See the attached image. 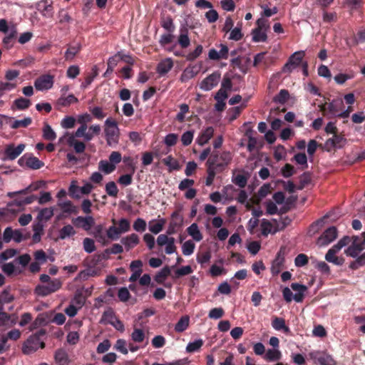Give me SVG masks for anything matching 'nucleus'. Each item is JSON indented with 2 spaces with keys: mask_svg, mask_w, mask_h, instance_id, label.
I'll return each mask as SVG.
<instances>
[{
  "mask_svg": "<svg viewBox=\"0 0 365 365\" xmlns=\"http://www.w3.org/2000/svg\"><path fill=\"white\" fill-rule=\"evenodd\" d=\"M43 137L45 140L53 141L56 138V134L51 127L45 123L43 128Z\"/></svg>",
  "mask_w": 365,
  "mask_h": 365,
  "instance_id": "a19ab883",
  "label": "nucleus"
},
{
  "mask_svg": "<svg viewBox=\"0 0 365 365\" xmlns=\"http://www.w3.org/2000/svg\"><path fill=\"white\" fill-rule=\"evenodd\" d=\"M98 168L106 174H110L115 169V165L107 160H101L99 162Z\"/></svg>",
  "mask_w": 365,
  "mask_h": 365,
  "instance_id": "a18cd8bd",
  "label": "nucleus"
},
{
  "mask_svg": "<svg viewBox=\"0 0 365 365\" xmlns=\"http://www.w3.org/2000/svg\"><path fill=\"white\" fill-rule=\"evenodd\" d=\"M93 235L98 242L106 244V236L103 232V226L99 225L94 228Z\"/></svg>",
  "mask_w": 365,
  "mask_h": 365,
  "instance_id": "603ef678",
  "label": "nucleus"
},
{
  "mask_svg": "<svg viewBox=\"0 0 365 365\" xmlns=\"http://www.w3.org/2000/svg\"><path fill=\"white\" fill-rule=\"evenodd\" d=\"M73 224L78 227H81L86 231L89 230L95 224V220L92 216H78L72 220Z\"/></svg>",
  "mask_w": 365,
  "mask_h": 365,
  "instance_id": "2eb2a0df",
  "label": "nucleus"
},
{
  "mask_svg": "<svg viewBox=\"0 0 365 365\" xmlns=\"http://www.w3.org/2000/svg\"><path fill=\"white\" fill-rule=\"evenodd\" d=\"M21 194H19L16 195V197L14 200V205H17L19 207H22L26 205L31 204L36 200H37V197L34 195H31L26 197L21 196ZM16 197V195L14 196Z\"/></svg>",
  "mask_w": 365,
  "mask_h": 365,
  "instance_id": "b1692460",
  "label": "nucleus"
},
{
  "mask_svg": "<svg viewBox=\"0 0 365 365\" xmlns=\"http://www.w3.org/2000/svg\"><path fill=\"white\" fill-rule=\"evenodd\" d=\"M232 182L240 188H244L247 182V177L245 175L237 174L233 177Z\"/></svg>",
  "mask_w": 365,
  "mask_h": 365,
  "instance_id": "5fc2aeb1",
  "label": "nucleus"
},
{
  "mask_svg": "<svg viewBox=\"0 0 365 365\" xmlns=\"http://www.w3.org/2000/svg\"><path fill=\"white\" fill-rule=\"evenodd\" d=\"M272 327L276 330H283L285 333L289 331V328L286 326L285 320L283 318L275 317L272 322Z\"/></svg>",
  "mask_w": 365,
  "mask_h": 365,
  "instance_id": "7c9ffc66",
  "label": "nucleus"
},
{
  "mask_svg": "<svg viewBox=\"0 0 365 365\" xmlns=\"http://www.w3.org/2000/svg\"><path fill=\"white\" fill-rule=\"evenodd\" d=\"M170 274V268L168 266L164 267L155 276V280L158 284H163L165 279Z\"/></svg>",
  "mask_w": 365,
  "mask_h": 365,
  "instance_id": "e433bc0d",
  "label": "nucleus"
},
{
  "mask_svg": "<svg viewBox=\"0 0 365 365\" xmlns=\"http://www.w3.org/2000/svg\"><path fill=\"white\" fill-rule=\"evenodd\" d=\"M18 163L20 166H26L33 170H38L41 168L44 163L40 160L38 158L34 156L32 154H25L18 160Z\"/></svg>",
  "mask_w": 365,
  "mask_h": 365,
  "instance_id": "20e7f679",
  "label": "nucleus"
},
{
  "mask_svg": "<svg viewBox=\"0 0 365 365\" xmlns=\"http://www.w3.org/2000/svg\"><path fill=\"white\" fill-rule=\"evenodd\" d=\"M81 49V46L77 44L76 46H69L65 52V59L66 61H71L76 54H78Z\"/></svg>",
  "mask_w": 365,
  "mask_h": 365,
  "instance_id": "4c0bfd02",
  "label": "nucleus"
},
{
  "mask_svg": "<svg viewBox=\"0 0 365 365\" xmlns=\"http://www.w3.org/2000/svg\"><path fill=\"white\" fill-rule=\"evenodd\" d=\"M162 162L164 165L168 167L169 172H172L173 170H179L180 169V165L178 161L172 155H168L163 158Z\"/></svg>",
  "mask_w": 365,
  "mask_h": 365,
  "instance_id": "cd10ccee",
  "label": "nucleus"
},
{
  "mask_svg": "<svg viewBox=\"0 0 365 365\" xmlns=\"http://www.w3.org/2000/svg\"><path fill=\"white\" fill-rule=\"evenodd\" d=\"M25 149V145L21 143L15 146L14 143L6 145L3 159L13 160L19 156Z\"/></svg>",
  "mask_w": 365,
  "mask_h": 365,
  "instance_id": "0eeeda50",
  "label": "nucleus"
},
{
  "mask_svg": "<svg viewBox=\"0 0 365 365\" xmlns=\"http://www.w3.org/2000/svg\"><path fill=\"white\" fill-rule=\"evenodd\" d=\"M160 24L161 26L168 33H173L175 31V26L173 19L170 16L163 18L161 19Z\"/></svg>",
  "mask_w": 365,
  "mask_h": 365,
  "instance_id": "c9c22d12",
  "label": "nucleus"
},
{
  "mask_svg": "<svg viewBox=\"0 0 365 365\" xmlns=\"http://www.w3.org/2000/svg\"><path fill=\"white\" fill-rule=\"evenodd\" d=\"M45 343L41 341L38 334H33L24 343L22 351L24 354H30L38 350V348L43 349Z\"/></svg>",
  "mask_w": 365,
  "mask_h": 365,
  "instance_id": "f03ea898",
  "label": "nucleus"
},
{
  "mask_svg": "<svg viewBox=\"0 0 365 365\" xmlns=\"http://www.w3.org/2000/svg\"><path fill=\"white\" fill-rule=\"evenodd\" d=\"M121 242L129 250L139 243V237L136 234L133 233L129 236L122 238Z\"/></svg>",
  "mask_w": 365,
  "mask_h": 365,
  "instance_id": "bb28decb",
  "label": "nucleus"
},
{
  "mask_svg": "<svg viewBox=\"0 0 365 365\" xmlns=\"http://www.w3.org/2000/svg\"><path fill=\"white\" fill-rule=\"evenodd\" d=\"M145 332L141 329H134L132 334H131V339L134 342L136 343H140L143 342L145 339Z\"/></svg>",
  "mask_w": 365,
  "mask_h": 365,
  "instance_id": "09e8293b",
  "label": "nucleus"
},
{
  "mask_svg": "<svg viewBox=\"0 0 365 365\" xmlns=\"http://www.w3.org/2000/svg\"><path fill=\"white\" fill-rule=\"evenodd\" d=\"M216 158L217 157L215 156H210L206 163V165L207 166V177L206 178L205 185L207 186H210L213 183L216 175L215 170L217 169L215 168V165H220V164H218L217 160H216Z\"/></svg>",
  "mask_w": 365,
  "mask_h": 365,
  "instance_id": "9d476101",
  "label": "nucleus"
},
{
  "mask_svg": "<svg viewBox=\"0 0 365 365\" xmlns=\"http://www.w3.org/2000/svg\"><path fill=\"white\" fill-rule=\"evenodd\" d=\"M220 50L217 51L215 48H211L208 53V58L210 60L219 61L220 59H227L229 55V48L225 44H220Z\"/></svg>",
  "mask_w": 365,
  "mask_h": 365,
  "instance_id": "dca6fc26",
  "label": "nucleus"
},
{
  "mask_svg": "<svg viewBox=\"0 0 365 365\" xmlns=\"http://www.w3.org/2000/svg\"><path fill=\"white\" fill-rule=\"evenodd\" d=\"M187 232L188 235H190L196 242H200L202 240V235L196 223H192L190 227H188L187 228Z\"/></svg>",
  "mask_w": 365,
  "mask_h": 365,
  "instance_id": "c756f323",
  "label": "nucleus"
},
{
  "mask_svg": "<svg viewBox=\"0 0 365 365\" xmlns=\"http://www.w3.org/2000/svg\"><path fill=\"white\" fill-rule=\"evenodd\" d=\"M213 134V128L211 126L207 127L200 133L196 141L200 145H204L212 138Z\"/></svg>",
  "mask_w": 365,
  "mask_h": 365,
  "instance_id": "aec40b11",
  "label": "nucleus"
},
{
  "mask_svg": "<svg viewBox=\"0 0 365 365\" xmlns=\"http://www.w3.org/2000/svg\"><path fill=\"white\" fill-rule=\"evenodd\" d=\"M115 314L114 311L112 308H108L107 310H106L102 315L101 323L103 324H109V320L113 321V319H115Z\"/></svg>",
  "mask_w": 365,
  "mask_h": 365,
  "instance_id": "8fccbe9b",
  "label": "nucleus"
},
{
  "mask_svg": "<svg viewBox=\"0 0 365 365\" xmlns=\"http://www.w3.org/2000/svg\"><path fill=\"white\" fill-rule=\"evenodd\" d=\"M178 42L182 48H187L190 44V40L188 36V29L185 26L180 29V35L178 38Z\"/></svg>",
  "mask_w": 365,
  "mask_h": 365,
  "instance_id": "4be33fe9",
  "label": "nucleus"
},
{
  "mask_svg": "<svg viewBox=\"0 0 365 365\" xmlns=\"http://www.w3.org/2000/svg\"><path fill=\"white\" fill-rule=\"evenodd\" d=\"M173 67V61L170 58H167L161 61L157 66V72L161 75H165L168 73Z\"/></svg>",
  "mask_w": 365,
  "mask_h": 365,
  "instance_id": "412c9836",
  "label": "nucleus"
},
{
  "mask_svg": "<svg viewBox=\"0 0 365 365\" xmlns=\"http://www.w3.org/2000/svg\"><path fill=\"white\" fill-rule=\"evenodd\" d=\"M41 182H36L31 184L29 186L18 192H9L8 196L10 197H14L15 195L19 194H29V192L37 190L40 187Z\"/></svg>",
  "mask_w": 365,
  "mask_h": 365,
  "instance_id": "2f4dec72",
  "label": "nucleus"
},
{
  "mask_svg": "<svg viewBox=\"0 0 365 365\" xmlns=\"http://www.w3.org/2000/svg\"><path fill=\"white\" fill-rule=\"evenodd\" d=\"M256 28L262 30L264 31L267 32L269 29V24L267 19H264L263 16L258 19L256 21Z\"/></svg>",
  "mask_w": 365,
  "mask_h": 365,
  "instance_id": "774afa93",
  "label": "nucleus"
},
{
  "mask_svg": "<svg viewBox=\"0 0 365 365\" xmlns=\"http://www.w3.org/2000/svg\"><path fill=\"white\" fill-rule=\"evenodd\" d=\"M195 245L191 240H187L182 246V251L184 255L188 256L193 253Z\"/></svg>",
  "mask_w": 365,
  "mask_h": 365,
  "instance_id": "6e6d98bb",
  "label": "nucleus"
},
{
  "mask_svg": "<svg viewBox=\"0 0 365 365\" xmlns=\"http://www.w3.org/2000/svg\"><path fill=\"white\" fill-rule=\"evenodd\" d=\"M310 358L320 365H336L332 356L325 352L312 351L309 354Z\"/></svg>",
  "mask_w": 365,
  "mask_h": 365,
  "instance_id": "6e6552de",
  "label": "nucleus"
},
{
  "mask_svg": "<svg viewBox=\"0 0 365 365\" xmlns=\"http://www.w3.org/2000/svg\"><path fill=\"white\" fill-rule=\"evenodd\" d=\"M190 319L187 316L181 317L175 326V330L177 332H182L187 329L189 326Z\"/></svg>",
  "mask_w": 365,
  "mask_h": 365,
  "instance_id": "58836bf2",
  "label": "nucleus"
},
{
  "mask_svg": "<svg viewBox=\"0 0 365 365\" xmlns=\"http://www.w3.org/2000/svg\"><path fill=\"white\" fill-rule=\"evenodd\" d=\"M54 360L58 365H68L69 359L66 351L58 349L54 354Z\"/></svg>",
  "mask_w": 365,
  "mask_h": 365,
  "instance_id": "5701e85b",
  "label": "nucleus"
},
{
  "mask_svg": "<svg viewBox=\"0 0 365 365\" xmlns=\"http://www.w3.org/2000/svg\"><path fill=\"white\" fill-rule=\"evenodd\" d=\"M227 91H230L232 88V82L231 77L227 74H225L221 83V88Z\"/></svg>",
  "mask_w": 365,
  "mask_h": 365,
  "instance_id": "0e129e2a",
  "label": "nucleus"
},
{
  "mask_svg": "<svg viewBox=\"0 0 365 365\" xmlns=\"http://www.w3.org/2000/svg\"><path fill=\"white\" fill-rule=\"evenodd\" d=\"M67 143L68 145L73 147L77 153H83L86 149L85 143L77 140L73 135H71L68 138Z\"/></svg>",
  "mask_w": 365,
  "mask_h": 365,
  "instance_id": "a878e982",
  "label": "nucleus"
},
{
  "mask_svg": "<svg viewBox=\"0 0 365 365\" xmlns=\"http://www.w3.org/2000/svg\"><path fill=\"white\" fill-rule=\"evenodd\" d=\"M284 262V258L279 252L272 262L271 270L272 274H277L280 272Z\"/></svg>",
  "mask_w": 365,
  "mask_h": 365,
  "instance_id": "c85d7f7f",
  "label": "nucleus"
},
{
  "mask_svg": "<svg viewBox=\"0 0 365 365\" xmlns=\"http://www.w3.org/2000/svg\"><path fill=\"white\" fill-rule=\"evenodd\" d=\"M281 356V352L278 349H268L264 358L267 361H272L279 360Z\"/></svg>",
  "mask_w": 365,
  "mask_h": 365,
  "instance_id": "49530a36",
  "label": "nucleus"
},
{
  "mask_svg": "<svg viewBox=\"0 0 365 365\" xmlns=\"http://www.w3.org/2000/svg\"><path fill=\"white\" fill-rule=\"evenodd\" d=\"M31 103L29 99L24 98H19L14 101V106L18 109V110H26L29 108L31 106Z\"/></svg>",
  "mask_w": 365,
  "mask_h": 365,
  "instance_id": "37998d69",
  "label": "nucleus"
},
{
  "mask_svg": "<svg viewBox=\"0 0 365 365\" xmlns=\"http://www.w3.org/2000/svg\"><path fill=\"white\" fill-rule=\"evenodd\" d=\"M291 288L297 292L294 295V300L297 302H302L304 298V293L307 290V286L299 283H292Z\"/></svg>",
  "mask_w": 365,
  "mask_h": 365,
  "instance_id": "6ab92c4d",
  "label": "nucleus"
},
{
  "mask_svg": "<svg viewBox=\"0 0 365 365\" xmlns=\"http://www.w3.org/2000/svg\"><path fill=\"white\" fill-rule=\"evenodd\" d=\"M105 135L107 144L110 146L118 143L120 129L115 120L108 118L105 121Z\"/></svg>",
  "mask_w": 365,
  "mask_h": 365,
  "instance_id": "f257e3e1",
  "label": "nucleus"
},
{
  "mask_svg": "<svg viewBox=\"0 0 365 365\" xmlns=\"http://www.w3.org/2000/svg\"><path fill=\"white\" fill-rule=\"evenodd\" d=\"M311 182V176L309 173H304L299 177V185L297 187L298 190H302L304 187L310 183Z\"/></svg>",
  "mask_w": 365,
  "mask_h": 365,
  "instance_id": "338daca9",
  "label": "nucleus"
},
{
  "mask_svg": "<svg viewBox=\"0 0 365 365\" xmlns=\"http://www.w3.org/2000/svg\"><path fill=\"white\" fill-rule=\"evenodd\" d=\"M289 98V91L286 89H282L279 93L273 98L274 103L284 104Z\"/></svg>",
  "mask_w": 365,
  "mask_h": 365,
  "instance_id": "79ce46f5",
  "label": "nucleus"
},
{
  "mask_svg": "<svg viewBox=\"0 0 365 365\" xmlns=\"http://www.w3.org/2000/svg\"><path fill=\"white\" fill-rule=\"evenodd\" d=\"M210 156L217 157L216 160H217L220 165H215L216 168L225 167L231 162L232 159V154L229 151H224L222 153H219L217 151L213 152Z\"/></svg>",
  "mask_w": 365,
  "mask_h": 365,
  "instance_id": "f3484780",
  "label": "nucleus"
},
{
  "mask_svg": "<svg viewBox=\"0 0 365 365\" xmlns=\"http://www.w3.org/2000/svg\"><path fill=\"white\" fill-rule=\"evenodd\" d=\"M183 218L178 211L174 212L171 215V221L169 223L167 234L169 235L177 232L178 230L182 225Z\"/></svg>",
  "mask_w": 365,
  "mask_h": 365,
  "instance_id": "ddd939ff",
  "label": "nucleus"
},
{
  "mask_svg": "<svg viewBox=\"0 0 365 365\" xmlns=\"http://www.w3.org/2000/svg\"><path fill=\"white\" fill-rule=\"evenodd\" d=\"M324 224V221L322 219L318 220L316 222H313L309 229L308 233L309 235H313L318 232L321 227Z\"/></svg>",
  "mask_w": 365,
  "mask_h": 365,
  "instance_id": "69168bd1",
  "label": "nucleus"
},
{
  "mask_svg": "<svg viewBox=\"0 0 365 365\" xmlns=\"http://www.w3.org/2000/svg\"><path fill=\"white\" fill-rule=\"evenodd\" d=\"M344 103L341 99L333 100L331 102L328 103V113L333 116H337L340 111L344 108Z\"/></svg>",
  "mask_w": 365,
  "mask_h": 365,
  "instance_id": "a211bd4d",
  "label": "nucleus"
},
{
  "mask_svg": "<svg viewBox=\"0 0 365 365\" xmlns=\"http://www.w3.org/2000/svg\"><path fill=\"white\" fill-rule=\"evenodd\" d=\"M202 50H203V48H202V45L197 46V47L195 48V49L193 51L189 53L186 56V59L189 61H192L195 60L197 58H198L201 55V53H202Z\"/></svg>",
  "mask_w": 365,
  "mask_h": 365,
  "instance_id": "e2e57ef3",
  "label": "nucleus"
},
{
  "mask_svg": "<svg viewBox=\"0 0 365 365\" xmlns=\"http://www.w3.org/2000/svg\"><path fill=\"white\" fill-rule=\"evenodd\" d=\"M32 123V120L31 118H25L23 120H15L11 124V127L14 129H16L19 128H26Z\"/></svg>",
  "mask_w": 365,
  "mask_h": 365,
  "instance_id": "de8ad7c7",
  "label": "nucleus"
},
{
  "mask_svg": "<svg viewBox=\"0 0 365 365\" xmlns=\"http://www.w3.org/2000/svg\"><path fill=\"white\" fill-rule=\"evenodd\" d=\"M203 344L204 341L201 339H197L192 342H190L186 346V351L187 353H194L197 351L202 346Z\"/></svg>",
  "mask_w": 365,
  "mask_h": 365,
  "instance_id": "c03bdc74",
  "label": "nucleus"
},
{
  "mask_svg": "<svg viewBox=\"0 0 365 365\" xmlns=\"http://www.w3.org/2000/svg\"><path fill=\"white\" fill-rule=\"evenodd\" d=\"M346 139L342 134L334 133L332 138L327 139L324 143L327 151L329 152L334 148H341L345 144Z\"/></svg>",
  "mask_w": 365,
  "mask_h": 365,
  "instance_id": "1a4fd4ad",
  "label": "nucleus"
},
{
  "mask_svg": "<svg viewBox=\"0 0 365 365\" xmlns=\"http://www.w3.org/2000/svg\"><path fill=\"white\" fill-rule=\"evenodd\" d=\"M76 234V231L74 230L73 227L71 225H67L63 226L60 230H59V238L61 240H64L66 237H69L71 236H73Z\"/></svg>",
  "mask_w": 365,
  "mask_h": 365,
  "instance_id": "ea45409f",
  "label": "nucleus"
},
{
  "mask_svg": "<svg viewBox=\"0 0 365 365\" xmlns=\"http://www.w3.org/2000/svg\"><path fill=\"white\" fill-rule=\"evenodd\" d=\"M78 98L73 94H70L67 97L61 96L57 100V104L60 106L66 107L71 104L77 103Z\"/></svg>",
  "mask_w": 365,
  "mask_h": 365,
  "instance_id": "473e14b6",
  "label": "nucleus"
},
{
  "mask_svg": "<svg viewBox=\"0 0 365 365\" xmlns=\"http://www.w3.org/2000/svg\"><path fill=\"white\" fill-rule=\"evenodd\" d=\"M194 136L193 130H187L181 136V141L184 146H187L191 144Z\"/></svg>",
  "mask_w": 365,
  "mask_h": 365,
  "instance_id": "bf43d9fd",
  "label": "nucleus"
},
{
  "mask_svg": "<svg viewBox=\"0 0 365 365\" xmlns=\"http://www.w3.org/2000/svg\"><path fill=\"white\" fill-rule=\"evenodd\" d=\"M220 78V72L218 71H214L201 81L200 88L205 91H210L218 85Z\"/></svg>",
  "mask_w": 365,
  "mask_h": 365,
  "instance_id": "39448f33",
  "label": "nucleus"
},
{
  "mask_svg": "<svg viewBox=\"0 0 365 365\" xmlns=\"http://www.w3.org/2000/svg\"><path fill=\"white\" fill-rule=\"evenodd\" d=\"M120 234V230L115 226H110L106 232L107 237L112 240H118Z\"/></svg>",
  "mask_w": 365,
  "mask_h": 365,
  "instance_id": "4d7b16f0",
  "label": "nucleus"
},
{
  "mask_svg": "<svg viewBox=\"0 0 365 365\" xmlns=\"http://www.w3.org/2000/svg\"><path fill=\"white\" fill-rule=\"evenodd\" d=\"M351 239L352 244L344 250V253L347 256L357 258L359 254L364 250V247L359 244V237L358 235L353 236Z\"/></svg>",
  "mask_w": 365,
  "mask_h": 365,
  "instance_id": "f8f14e48",
  "label": "nucleus"
},
{
  "mask_svg": "<svg viewBox=\"0 0 365 365\" xmlns=\"http://www.w3.org/2000/svg\"><path fill=\"white\" fill-rule=\"evenodd\" d=\"M106 192L111 197H117L118 193V188L115 182L110 181L106 185Z\"/></svg>",
  "mask_w": 365,
  "mask_h": 365,
  "instance_id": "3c124183",
  "label": "nucleus"
},
{
  "mask_svg": "<svg viewBox=\"0 0 365 365\" xmlns=\"http://www.w3.org/2000/svg\"><path fill=\"white\" fill-rule=\"evenodd\" d=\"M83 245L84 250L88 253H91L96 250L94 240L91 238H85L83 240Z\"/></svg>",
  "mask_w": 365,
  "mask_h": 365,
  "instance_id": "680f3d73",
  "label": "nucleus"
},
{
  "mask_svg": "<svg viewBox=\"0 0 365 365\" xmlns=\"http://www.w3.org/2000/svg\"><path fill=\"white\" fill-rule=\"evenodd\" d=\"M53 84V76L49 74L42 75L36 79L34 86L38 91L48 90Z\"/></svg>",
  "mask_w": 365,
  "mask_h": 365,
  "instance_id": "9b49d317",
  "label": "nucleus"
},
{
  "mask_svg": "<svg viewBox=\"0 0 365 365\" xmlns=\"http://www.w3.org/2000/svg\"><path fill=\"white\" fill-rule=\"evenodd\" d=\"M53 215V210L52 208H43L38 213V218L40 220H44L46 221L50 220Z\"/></svg>",
  "mask_w": 365,
  "mask_h": 365,
  "instance_id": "052dcab7",
  "label": "nucleus"
},
{
  "mask_svg": "<svg viewBox=\"0 0 365 365\" xmlns=\"http://www.w3.org/2000/svg\"><path fill=\"white\" fill-rule=\"evenodd\" d=\"M58 206L61 209L63 213L66 214H78V207L75 206L72 202L68 200L62 202L58 203Z\"/></svg>",
  "mask_w": 365,
  "mask_h": 365,
  "instance_id": "393cba45",
  "label": "nucleus"
},
{
  "mask_svg": "<svg viewBox=\"0 0 365 365\" xmlns=\"http://www.w3.org/2000/svg\"><path fill=\"white\" fill-rule=\"evenodd\" d=\"M304 56V52L297 51L290 56L287 62L284 64L282 68V72L284 73H291L294 69L297 68L298 66L302 65L303 58Z\"/></svg>",
  "mask_w": 365,
  "mask_h": 365,
  "instance_id": "7ed1b4c3",
  "label": "nucleus"
},
{
  "mask_svg": "<svg viewBox=\"0 0 365 365\" xmlns=\"http://www.w3.org/2000/svg\"><path fill=\"white\" fill-rule=\"evenodd\" d=\"M338 235L337 229L334 226L327 228L317 239V244L319 247L328 245L336 239Z\"/></svg>",
  "mask_w": 365,
  "mask_h": 365,
  "instance_id": "423d86ee",
  "label": "nucleus"
},
{
  "mask_svg": "<svg viewBox=\"0 0 365 365\" xmlns=\"http://www.w3.org/2000/svg\"><path fill=\"white\" fill-rule=\"evenodd\" d=\"M192 272V269L190 265L183 266L178 269L175 272V274L173 277L174 279H178L182 276L190 274Z\"/></svg>",
  "mask_w": 365,
  "mask_h": 365,
  "instance_id": "864d4df0",
  "label": "nucleus"
},
{
  "mask_svg": "<svg viewBox=\"0 0 365 365\" xmlns=\"http://www.w3.org/2000/svg\"><path fill=\"white\" fill-rule=\"evenodd\" d=\"M252 35L254 42H266L267 40V32L257 28L252 31Z\"/></svg>",
  "mask_w": 365,
  "mask_h": 365,
  "instance_id": "72a5a7b5",
  "label": "nucleus"
},
{
  "mask_svg": "<svg viewBox=\"0 0 365 365\" xmlns=\"http://www.w3.org/2000/svg\"><path fill=\"white\" fill-rule=\"evenodd\" d=\"M36 9L43 16L50 18L53 15V6L52 0H41L36 4Z\"/></svg>",
  "mask_w": 365,
  "mask_h": 365,
  "instance_id": "4468645a",
  "label": "nucleus"
},
{
  "mask_svg": "<svg viewBox=\"0 0 365 365\" xmlns=\"http://www.w3.org/2000/svg\"><path fill=\"white\" fill-rule=\"evenodd\" d=\"M87 128V125H81V126L76 131L75 135L73 136H75V138H83L86 141L91 140L92 136L91 135V132L86 133Z\"/></svg>",
  "mask_w": 365,
  "mask_h": 365,
  "instance_id": "f704fd0d",
  "label": "nucleus"
},
{
  "mask_svg": "<svg viewBox=\"0 0 365 365\" xmlns=\"http://www.w3.org/2000/svg\"><path fill=\"white\" fill-rule=\"evenodd\" d=\"M69 195L73 198H80V187L77 185L76 181H72L68 188Z\"/></svg>",
  "mask_w": 365,
  "mask_h": 365,
  "instance_id": "13d9d810",
  "label": "nucleus"
}]
</instances>
